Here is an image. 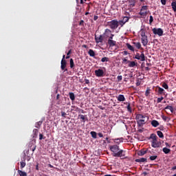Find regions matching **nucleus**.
Wrapping results in <instances>:
<instances>
[{"label":"nucleus","instance_id":"nucleus-19","mask_svg":"<svg viewBox=\"0 0 176 176\" xmlns=\"http://www.w3.org/2000/svg\"><path fill=\"white\" fill-rule=\"evenodd\" d=\"M171 8H172L173 12H175V13H176V0H172Z\"/></svg>","mask_w":176,"mask_h":176},{"label":"nucleus","instance_id":"nucleus-22","mask_svg":"<svg viewBox=\"0 0 176 176\" xmlns=\"http://www.w3.org/2000/svg\"><path fill=\"white\" fill-rule=\"evenodd\" d=\"M133 43L134 45V46H135V47H137V49H141V50H144V48L141 47V43H140V42H138V43L133 42Z\"/></svg>","mask_w":176,"mask_h":176},{"label":"nucleus","instance_id":"nucleus-12","mask_svg":"<svg viewBox=\"0 0 176 176\" xmlns=\"http://www.w3.org/2000/svg\"><path fill=\"white\" fill-rule=\"evenodd\" d=\"M78 119H80L81 122H83V123H85V122H86V120H89V119L87 118V115H82V114H79L78 115Z\"/></svg>","mask_w":176,"mask_h":176},{"label":"nucleus","instance_id":"nucleus-6","mask_svg":"<svg viewBox=\"0 0 176 176\" xmlns=\"http://www.w3.org/2000/svg\"><path fill=\"white\" fill-rule=\"evenodd\" d=\"M141 36H142V38H141L142 43L143 46H144L145 47L148 45V36L145 35V32H142Z\"/></svg>","mask_w":176,"mask_h":176},{"label":"nucleus","instance_id":"nucleus-11","mask_svg":"<svg viewBox=\"0 0 176 176\" xmlns=\"http://www.w3.org/2000/svg\"><path fill=\"white\" fill-rule=\"evenodd\" d=\"M95 41L97 43H102V42H104V37L102 35L97 36V35L95 34Z\"/></svg>","mask_w":176,"mask_h":176},{"label":"nucleus","instance_id":"nucleus-20","mask_svg":"<svg viewBox=\"0 0 176 176\" xmlns=\"http://www.w3.org/2000/svg\"><path fill=\"white\" fill-rule=\"evenodd\" d=\"M159 121L153 120L151 121V126H153V127H157V126H159Z\"/></svg>","mask_w":176,"mask_h":176},{"label":"nucleus","instance_id":"nucleus-45","mask_svg":"<svg viewBox=\"0 0 176 176\" xmlns=\"http://www.w3.org/2000/svg\"><path fill=\"white\" fill-rule=\"evenodd\" d=\"M71 53H72V50H70L68 51V52L67 54V56H66L67 60H68V58H69V57H70L69 54H71Z\"/></svg>","mask_w":176,"mask_h":176},{"label":"nucleus","instance_id":"nucleus-7","mask_svg":"<svg viewBox=\"0 0 176 176\" xmlns=\"http://www.w3.org/2000/svg\"><path fill=\"white\" fill-rule=\"evenodd\" d=\"M154 35H158V36H163V29L154 28L152 29Z\"/></svg>","mask_w":176,"mask_h":176},{"label":"nucleus","instance_id":"nucleus-61","mask_svg":"<svg viewBox=\"0 0 176 176\" xmlns=\"http://www.w3.org/2000/svg\"><path fill=\"white\" fill-rule=\"evenodd\" d=\"M65 58H66L65 55H63L61 61H67V60H65Z\"/></svg>","mask_w":176,"mask_h":176},{"label":"nucleus","instance_id":"nucleus-21","mask_svg":"<svg viewBox=\"0 0 176 176\" xmlns=\"http://www.w3.org/2000/svg\"><path fill=\"white\" fill-rule=\"evenodd\" d=\"M118 101L120 102H123V101H126V98H124V95H119L118 97Z\"/></svg>","mask_w":176,"mask_h":176},{"label":"nucleus","instance_id":"nucleus-28","mask_svg":"<svg viewBox=\"0 0 176 176\" xmlns=\"http://www.w3.org/2000/svg\"><path fill=\"white\" fill-rule=\"evenodd\" d=\"M70 63V68H72V69H74V68H75V63H74V59L71 58L69 60Z\"/></svg>","mask_w":176,"mask_h":176},{"label":"nucleus","instance_id":"nucleus-31","mask_svg":"<svg viewBox=\"0 0 176 176\" xmlns=\"http://www.w3.org/2000/svg\"><path fill=\"white\" fill-rule=\"evenodd\" d=\"M75 111H76V112H79V113H85V110H83L79 107H76Z\"/></svg>","mask_w":176,"mask_h":176},{"label":"nucleus","instance_id":"nucleus-1","mask_svg":"<svg viewBox=\"0 0 176 176\" xmlns=\"http://www.w3.org/2000/svg\"><path fill=\"white\" fill-rule=\"evenodd\" d=\"M109 149L111 152H113V156L114 157H123L125 156L124 151L120 149L119 146L118 145H113L109 146Z\"/></svg>","mask_w":176,"mask_h":176},{"label":"nucleus","instance_id":"nucleus-55","mask_svg":"<svg viewBox=\"0 0 176 176\" xmlns=\"http://www.w3.org/2000/svg\"><path fill=\"white\" fill-rule=\"evenodd\" d=\"M113 36H115V35L113 34H110V36H109V39H111V40L112 41V40L113 39Z\"/></svg>","mask_w":176,"mask_h":176},{"label":"nucleus","instance_id":"nucleus-8","mask_svg":"<svg viewBox=\"0 0 176 176\" xmlns=\"http://www.w3.org/2000/svg\"><path fill=\"white\" fill-rule=\"evenodd\" d=\"M95 75L98 78H102L105 76V72H104V70H102V69H98L95 70Z\"/></svg>","mask_w":176,"mask_h":176},{"label":"nucleus","instance_id":"nucleus-32","mask_svg":"<svg viewBox=\"0 0 176 176\" xmlns=\"http://www.w3.org/2000/svg\"><path fill=\"white\" fill-rule=\"evenodd\" d=\"M90 134H91L92 138H94V139L97 138V132H96V131H91Z\"/></svg>","mask_w":176,"mask_h":176},{"label":"nucleus","instance_id":"nucleus-15","mask_svg":"<svg viewBox=\"0 0 176 176\" xmlns=\"http://www.w3.org/2000/svg\"><path fill=\"white\" fill-rule=\"evenodd\" d=\"M108 43L110 47H113V46H116V41H115L113 40L109 39Z\"/></svg>","mask_w":176,"mask_h":176},{"label":"nucleus","instance_id":"nucleus-24","mask_svg":"<svg viewBox=\"0 0 176 176\" xmlns=\"http://www.w3.org/2000/svg\"><path fill=\"white\" fill-rule=\"evenodd\" d=\"M146 152H147L146 151L140 150L138 152V156H144V155H146Z\"/></svg>","mask_w":176,"mask_h":176},{"label":"nucleus","instance_id":"nucleus-48","mask_svg":"<svg viewBox=\"0 0 176 176\" xmlns=\"http://www.w3.org/2000/svg\"><path fill=\"white\" fill-rule=\"evenodd\" d=\"M79 25H82V27H85V21L81 20L79 23Z\"/></svg>","mask_w":176,"mask_h":176},{"label":"nucleus","instance_id":"nucleus-13","mask_svg":"<svg viewBox=\"0 0 176 176\" xmlns=\"http://www.w3.org/2000/svg\"><path fill=\"white\" fill-rule=\"evenodd\" d=\"M157 93L160 95L166 94V91H164V89L159 86L157 87Z\"/></svg>","mask_w":176,"mask_h":176},{"label":"nucleus","instance_id":"nucleus-39","mask_svg":"<svg viewBox=\"0 0 176 176\" xmlns=\"http://www.w3.org/2000/svg\"><path fill=\"white\" fill-rule=\"evenodd\" d=\"M126 108H127L128 112H130V113H131V112H133V111L131 110V106H130V103L128 104Z\"/></svg>","mask_w":176,"mask_h":176},{"label":"nucleus","instance_id":"nucleus-40","mask_svg":"<svg viewBox=\"0 0 176 176\" xmlns=\"http://www.w3.org/2000/svg\"><path fill=\"white\" fill-rule=\"evenodd\" d=\"M25 160H24V162H21V168L23 169L24 168V167H25Z\"/></svg>","mask_w":176,"mask_h":176},{"label":"nucleus","instance_id":"nucleus-33","mask_svg":"<svg viewBox=\"0 0 176 176\" xmlns=\"http://www.w3.org/2000/svg\"><path fill=\"white\" fill-rule=\"evenodd\" d=\"M126 47H128L129 50L134 52V47L131 45H130V43H126Z\"/></svg>","mask_w":176,"mask_h":176},{"label":"nucleus","instance_id":"nucleus-52","mask_svg":"<svg viewBox=\"0 0 176 176\" xmlns=\"http://www.w3.org/2000/svg\"><path fill=\"white\" fill-rule=\"evenodd\" d=\"M118 81L120 82V80H122V79H123V77L122 76H118L117 77Z\"/></svg>","mask_w":176,"mask_h":176},{"label":"nucleus","instance_id":"nucleus-27","mask_svg":"<svg viewBox=\"0 0 176 176\" xmlns=\"http://www.w3.org/2000/svg\"><path fill=\"white\" fill-rule=\"evenodd\" d=\"M157 135H158L160 138H164V135H163V132L160 131H157Z\"/></svg>","mask_w":176,"mask_h":176},{"label":"nucleus","instance_id":"nucleus-36","mask_svg":"<svg viewBox=\"0 0 176 176\" xmlns=\"http://www.w3.org/2000/svg\"><path fill=\"white\" fill-rule=\"evenodd\" d=\"M129 20H130V17L129 16H124L122 21L125 23H129Z\"/></svg>","mask_w":176,"mask_h":176},{"label":"nucleus","instance_id":"nucleus-18","mask_svg":"<svg viewBox=\"0 0 176 176\" xmlns=\"http://www.w3.org/2000/svg\"><path fill=\"white\" fill-rule=\"evenodd\" d=\"M127 63H129V67L130 68H134V67H135V65H137V63H135V61L128 60Z\"/></svg>","mask_w":176,"mask_h":176},{"label":"nucleus","instance_id":"nucleus-58","mask_svg":"<svg viewBox=\"0 0 176 176\" xmlns=\"http://www.w3.org/2000/svg\"><path fill=\"white\" fill-rule=\"evenodd\" d=\"M85 80L86 85H89L90 83V80H89V79L85 78Z\"/></svg>","mask_w":176,"mask_h":176},{"label":"nucleus","instance_id":"nucleus-63","mask_svg":"<svg viewBox=\"0 0 176 176\" xmlns=\"http://www.w3.org/2000/svg\"><path fill=\"white\" fill-rule=\"evenodd\" d=\"M48 167H50V168H54V166H53V165L50 164H48Z\"/></svg>","mask_w":176,"mask_h":176},{"label":"nucleus","instance_id":"nucleus-26","mask_svg":"<svg viewBox=\"0 0 176 176\" xmlns=\"http://www.w3.org/2000/svg\"><path fill=\"white\" fill-rule=\"evenodd\" d=\"M88 54H89L90 57H94V56H96V52H94V50H89Z\"/></svg>","mask_w":176,"mask_h":176},{"label":"nucleus","instance_id":"nucleus-38","mask_svg":"<svg viewBox=\"0 0 176 176\" xmlns=\"http://www.w3.org/2000/svg\"><path fill=\"white\" fill-rule=\"evenodd\" d=\"M162 87L166 90H168V85H167L166 82H162Z\"/></svg>","mask_w":176,"mask_h":176},{"label":"nucleus","instance_id":"nucleus-4","mask_svg":"<svg viewBox=\"0 0 176 176\" xmlns=\"http://www.w3.org/2000/svg\"><path fill=\"white\" fill-rule=\"evenodd\" d=\"M108 25L111 30H116L119 27V21L118 20H112L108 22Z\"/></svg>","mask_w":176,"mask_h":176},{"label":"nucleus","instance_id":"nucleus-57","mask_svg":"<svg viewBox=\"0 0 176 176\" xmlns=\"http://www.w3.org/2000/svg\"><path fill=\"white\" fill-rule=\"evenodd\" d=\"M162 118L163 120H165V121L168 119V117L165 116H163Z\"/></svg>","mask_w":176,"mask_h":176},{"label":"nucleus","instance_id":"nucleus-44","mask_svg":"<svg viewBox=\"0 0 176 176\" xmlns=\"http://www.w3.org/2000/svg\"><path fill=\"white\" fill-rule=\"evenodd\" d=\"M118 24L121 25V27H123L124 24H126L122 20L118 21Z\"/></svg>","mask_w":176,"mask_h":176},{"label":"nucleus","instance_id":"nucleus-43","mask_svg":"<svg viewBox=\"0 0 176 176\" xmlns=\"http://www.w3.org/2000/svg\"><path fill=\"white\" fill-rule=\"evenodd\" d=\"M163 100H164V98H163V96H162L160 98H158L157 100V104L162 102V101H163Z\"/></svg>","mask_w":176,"mask_h":176},{"label":"nucleus","instance_id":"nucleus-51","mask_svg":"<svg viewBox=\"0 0 176 176\" xmlns=\"http://www.w3.org/2000/svg\"><path fill=\"white\" fill-rule=\"evenodd\" d=\"M38 129L33 130V133H34V135H38Z\"/></svg>","mask_w":176,"mask_h":176},{"label":"nucleus","instance_id":"nucleus-35","mask_svg":"<svg viewBox=\"0 0 176 176\" xmlns=\"http://www.w3.org/2000/svg\"><path fill=\"white\" fill-rule=\"evenodd\" d=\"M107 61H109V58L108 57H103L101 59L102 63H107Z\"/></svg>","mask_w":176,"mask_h":176},{"label":"nucleus","instance_id":"nucleus-59","mask_svg":"<svg viewBox=\"0 0 176 176\" xmlns=\"http://www.w3.org/2000/svg\"><path fill=\"white\" fill-rule=\"evenodd\" d=\"M94 21H97V20H98V16H96V15L94 16Z\"/></svg>","mask_w":176,"mask_h":176},{"label":"nucleus","instance_id":"nucleus-23","mask_svg":"<svg viewBox=\"0 0 176 176\" xmlns=\"http://www.w3.org/2000/svg\"><path fill=\"white\" fill-rule=\"evenodd\" d=\"M162 151L165 155H168L170 152H171V150L170 148H168L167 147H164L162 148Z\"/></svg>","mask_w":176,"mask_h":176},{"label":"nucleus","instance_id":"nucleus-64","mask_svg":"<svg viewBox=\"0 0 176 176\" xmlns=\"http://www.w3.org/2000/svg\"><path fill=\"white\" fill-rule=\"evenodd\" d=\"M171 170H172L173 171H174V170H176V166H173L172 168H171Z\"/></svg>","mask_w":176,"mask_h":176},{"label":"nucleus","instance_id":"nucleus-46","mask_svg":"<svg viewBox=\"0 0 176 176\" xmlns=\"http://www.w3.org/2000/svg\"><path fill=\"white\" fill-rule=\"evenodd\" d=\"M153 23V16L152 15L150 16V19H149V24H152Z\"/></svg>","mask_w":176,"mask_h":176},{"label":"nucleus","instance_id":"nucleus-5","mask_svg":"<svg viewBox=\"0 0 176 176\" xmlns=\"http://www.w3.org/2000/svg\"><path fill=\"white\" fill-rule=\"evenodd\" d=\"M148 6H142L140 12H139L140 16H142V17H146V15L148 14Z\"/></svg>","mask_w":176,"mask_h":176},{"label":"nucleus","instance_id":"nucleus-54","mask_svg":"<svg viewBox=\"0 0 176 176\" xmlns=\"http://www.w3.org/2000/svg\"><path fill=\"white\" fill-rule=\"evenodd\" d=\"M98 135L100 137V138H102V137H104V135L102 133H98Z\"/></svg>","mask_w":176,"mask_h":176},{"label":"nucleus","instance_id":"nucleus-62","mask_svg":"<svg viewBox=\"0 0 176 176\" xmlns=\"http://www.w3.org/2000/svg\"><path fill=\"white\" fill-rule=\"evenodd\" d=\"M140 85H141V82H140V80H138L136 82V86H140Z\"/></svg>","mask_w":176,"mask_h":176},{"label":"nucleus","instance_id":"nucleus-37","mask_svg":"<svg viewBox=\"0 0 176 176\" xmlns=\"http://www.w3.org/2000/svg\"><path fill=\"white\" fill-rule=\"evenodd\" d=\"M41 126H42V121H39V122H36L35 127L36 129H39L41 127Z\"/></svg>","mask_w":176,"mask_h":176},{"label":"nucleus","instance_id":"nucleus-47","mask_svg":"<svg viewBox=\"0 0 176 176\" xmlns=\"http://www.w3.org/2000/svg\"><path fill=\"white\" fill-rule=\"evenodd\" d=\"M61 116L63 118H67V113H65L64 111H61Z\"/></svg>","mask_w":176,"mask_h":176},{"label":"nucleus","instance_id":"nucleus-25","mask_svg":"<svg viewBox=\"0 0 176 176\" xmlns=\"http://www.w3.org/2000/svg\"><path fill=\"white\" fill-rule=\"evenodd\" d=\"M69 98L72 101H75V94L74 92H70L69 94Z\"/></svg>","mask_w":176,"mask_h":176},{"label":"nucleus","instance_id":"nucleus-42","mask_svg":"<svg viewBox=\"0 0 176 176\" xmlns=\"http://www.w3.org/2000/svg\"><path fill=\"white\" fill-rule=\"evenodd\" d=\"M46 137L43 136V135L42 133L39 134V140L40 141H42V140H45Z\"/></svg>","mask_w":176,"mask_h":176},{"label":"nucleus","instance_id":"nucleus-10","mask_svg":"<svg viewBox=\"0 0 176 176\" xmlns=\"http://www.w3.org/2000/svg\"><path fill=\"white\" fill-rule=\"evenodd\" d=\"M60 69L62 71H64V72H67L68 71V69H67V61L61 60Z\"/></svg>","mask_w":176,"mask_h":176},{"label":"nucleus","instance_id":"nucleus-53","mask_svg":"<svg viewBox=\"0 0 176 176\" xmlns=\"http://www.w3.org/2000/svg\"><path fill=\"white\" fill-rule=\"evenodd\" d=\"M116 141H119V142H116V144H119V142H123V139H116Z\"/></svg>","mask_w":176,"mask_h":176},{"label":"nucleus","instance_id":"nucleus-60","mask_svg":"<svg viewBox=\"0 0 176 176\" xmlns=\"http://www.w3.org/2000/svg\"><path fill=\"white\" fill-rule=\"evenodd\" d=\"M165 145L167 148H171V144H169L168 142H165Z\"/></svg>","mask_w":176,"mask_h":176},{"label":"nucleus","instance_id":"nucleus-29","mask_svg":"<svg viewBox=\"0 0 176 176\" xmlns=\"http://www.w3.org/2000/svg\"><path fill=\"white\" fill-rule=\"evenodd\" d=\"M18 174L20 175V176H27V173L23 171V170H18Z\"/></svg>","mask_w":176,"mask_h":176},{"label":"nucleus","instance_id":"nucleus-41","mask_svg":"<svg viewBox=\"0 0 176 176\" xmlns=\"http://www.w3.org/2000/svg\"><path fill=\"white\" fill-rule=\"evenodd\" d=\"M157 159V155H151L150 156V160H156Z\"/></svg>","mask_w":176,"mask_h":176},{"label":"nucleus","instance_id":"nucleus-34","mask_svg":"<svg viewBox=\"0 0 176 176\" xmlns=\"http://www.w3.org/2000/svg\"><path fill=\"white\" fill-rule=\"evenodd\" d=\"M149 94H151V88L147 87L146 92H145L146 97H148L149 96Z\"/></svg>","mask_w":176,"mask_h":176},{"label":"nucleus","instance_id":"nucleus-49","mask_svg":"<svg viewBox=\"0 0 176 176\" xmlns=\"http://www.w3.org/2000/svg\"><path fill=\"white\" fill-rule=\"evenodd\" d=\"M36 149V146H34L33 147L32 146H30V150L32 151V152H34Z\"/></svg>","mask_w":176,"mask_h":176},{"label":"nucleus","instance_id":"nucleus-9","mask_svg":"<svg viewBox=\"0 0 176 176\" xmlns=\"http://www.w3.org/2000/svg\"><path fill=\"white\" fill-rule=\"evenodd\" d=\"M133 58L140 60V61H145V54L144 52H142L141 54H140V53H136Z\"/></svg>","mask_w":176,"mask_h":176},{"label":"nucleus","instance_id":"nucleus-16","mask_svg":"<svg viewBox=\"0 0 176 176\" xmlns=\"http://www.w3.org/2000/svg\"><path fill=\"white\" fill-rule=\"evenodd\" d=\"M111 32H112L111 31V30H109V29H106V30H104V32L103 35H104V36H107V38H109V35H111Z\"/></svg>","mask_w":176,"mask_h":176},{"label":"nucleus","instance_id":"nucleus-56","mask_svg":"<svg viewBox=\"0 0 176 176\" xmlns=\"http://www.w3.org/2000/svg\"><path fill=\"white\" fill-rule=\"evenodd\" d=\"M166 2H167L166 0H161L162 5H166Z\"/></svg>","mask_w":176,"mask_h":176},{"label":"nucleus","instance_id":"nucleus-14","mask_svg":"<svg viewBox=\"0 0 176 176\" xmlns=\"http://www.w3.org/2000/svg\"><path fill=\"white\" fill-rule=\"evenodd\" d=\"M135 162H136V163H146V162H148V160L146 158L142 157L136 159Z\"/></svg>","mask_w":176,"mask_h":176},{"label":"nucleus","instance_id":"nucleus-50","mask_svg":"<svg viewBox=\"0 0 176 176\" xmlns=\"http://www.w3.org/2000/svg\"><path fill=\"white\" fill-rule=\"evenodd\" d=\"M127 61H129V60H127V59H126V58H122V63L123 64H127L128 63Z\"/></svg>","mask_w":176,"mask_h":176},{"label":"nucleus","instance_id":"nucleus-2","mask_svg":"<svg viewBox=\"0 0 176 176\" xmlns=\"http://www.w3.org/2000/svg\"><path fill=\"white\" fill-rule=\"evenodd\" d=\"M135 119L139 127H142V126H144V124H145L146 122L149 120V118H148V116L142 114H137Z\"/></svg>","mask_w":176,"mask_h":176},{"label":"nucleus","instance_id":"nucleus-3","mask_svg":"<svg viewBox=\"0 0 176 176\" xmlns=\"http://www.w3.org/2000/svg\"><path fill=\"white\" fill-rule=\"evenodd\" d=\"M157 135L155 133L151 134L149 137V140H151V146L152 148H160L162 146V142L158 141L157 139Z\"/></svg>","mask_w":176,"mask_h":176},{"label":"nucleus","instance_id":"nucleus-17","mask_svg":"<svg viewBox=\"0 0 176 176\" xmlns=\"http://www.w3.org/2000/svg\"><path fill=\"white\" fill-rule=\"evenodd\" d=\"M130 8H134L135 6V0H127Z\"/></svg>","mask_w":176,"mask_h":176},{"label":"nucleus","instance_id":"nucleus-30","mask_svg":"<svg viewBox=\"0 0 176 176\" xmlns=\"http://www.w3.org/2000/svg\"><path fill=\"white\" fill-rule=\"evenodd\" d=\"M165 109H169L172 113L174 112V107L173 106L168 105L165 107Z\"/></svg>","mask_w":176,"mask_h":176}]
</instances>
